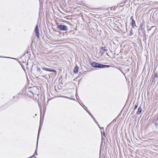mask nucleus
Instances as JSON below:
<instances>
[{
	"label": "nucleus",
	"mask_w": 158,
	"mask_h": 158,
	"mask_svg": "<svg viewBox=\"0 0 158 158\" xmlns=\"http://www.w3.org/2000/svg\"><path fill=\"white\" fill-rule=\"evenodd\" d=\"M101 64H102L95 62H92L91 63V65L95 68H101Z\"/></svg>",
	"instance_id": "2"
},
{
	"label": "nucleus",
	"mask_w": 158,
	"mask_h": 158,
	"mask_svg": "<svg viewBox=\"0 0 158 158\" xmlns=\"http://www.w3.org/2000/svg\"><path fill=\"white\" fill-rule=\"evenodd\" d=\"M31 87H29L27 90V93L31 92Z\"/></svg>",
	"instance_id": "16"
},
{
	"label": "nucleus",
	"mask_w": 158,
	"mask_h": 158,
	"mask_svg": "<svg viewBox=\"0 0 158 158\" xmlns=\"http://www.w3.org/2000/svg\"><path fill=\"white\" fill-rule=\"evenodd\" d=\"M103 47H101L100 48V49L99 50V52H100L101 53V55H102L104 54V52H102V51L103 50Z\"/></svg>",
	"instance_id": "12"
},
{
	"label": "nucleus",
	"mask_w": 158,
	"mask_h": 158,
	"mask_svg": "<svg viewBox=\"0 0 158 158\" xmlns=\"http://www.w3.org/2000/svg\"><path fill=\"white\" fill-rule=\"evenodd\" d=\"M157 80V79L156 78V76L154 78H153L152 80V82H155V81Z\"/></svg>",
	"instance_id": "17"
},
{
	"label": "nucleus",
	"mask_w": 158,
	"mask_h": 158,
	"mask_svg": "<svg viewBox=\"0 0 158 158\" xmlns=\"http://www.w3.org/2000/svg\"><path fill=\"white\" fill-rule=\"evenodd\" d=\"M41 130V126H40V125L39 128L38 136H37V146L38 145V139H39V134H40V131Z\"/></svg>",
	"instance_id": "8"
},
{
	"label": "nucleus",
	"mask_w": 158,
	"mask_h": 158,
	"mask_svg": "<svg viewBox=\"0 0 158 158\" xmlns=\"http://www.w3.org/2000/svg\"><path fill=\"white\" fill-rule=\"evenodd\" d=\"M27 94L28 96L31 97L35 95V94H33L32 92H27Z\"/></svg>",
	"instance_id": "9"
},
{
	"label": "nucleus",
	"mask_w": 158,
	"mask_h": 158,
	"mask_svg": "<svg viewBox=\"0 0 158 158\" xmlns=\"http://www.w3.org/2000/svg\"><path fill=\"white\" fill-rule=\"evenodd\" d=\"M31 92L33 94H36L38 90V88L35 86L31 87Z\"/></svg>",
	"instance_id": "4"
},
{
	"label": "nucleus",
	"mask_w": 158,
	"mask_h": 158,
	"mask_svg": "<svg viewBox=\"0 0 158 158\" xmlns=\"http://www.w3.org/2000/svg\"><path fill=\"white\" fill-rule=\"evenodd\" d=\"M89 113V114L92 117V118L94 119V120L95 122V123L98 124V126H99V125L98 124V123L97 122V121L95 120L94 118L92 117V114H90V113H89V112H88V111H87V110H86Z\"/></svg>",
	"instance_id": "15"
},
{
	"label": "nucleus",
	"mask_w": 158,
	"mask_h": 158,
	"mask_svg": "<svg viewBox=\"0 0 158 158\" xmlns=\"http://www.w3.org/2000/svg\"><path fill=\"white\" fill-rule=\"evenodd\" d=\"M104 48L103 49V50L102 51V52H104V53L105 52H106V51H107V49H105V47H104Z\"/></svg>",
	"instance_id": "18"
},
{
	"label": "nucleus",
	"mask_w": 158,
	"mask_h": 158,
	"mask_svg": "<svg viewBox=\"0 0 158 158\" xmlns=\"http://www.w3.org/2000/svg\"><path fill=\"white\" fill-rule=\"evenodd\" d=\"M78 67L77 66H76L74 68V69L73 70V71L74 73H77L78 71Z\"/></svg>",
	"instance_id": "7"
},
{
	"label": "nucleus",
	"mask_w": 158,
	"mask_h": 158,
	"mask_svg": "<svg viewBox=\"0 0 158 158\" xmlns=\"http://www.w3.org/2000/svg\"><path fill=\"white\" fill-rule=\"evenodd\" d=\"M42 69L43 70H45L47 71H49L50 72H56V70L53 69H47L45 67L42 68Z\"/></svg>",
	"instance_id": "5"
},
{
	"label": "nucleus",
	"mask_w": 158,
	"mask_h": 158,
	"mask_svg": "<svg viewBox=\"0 0 158 158\" xmlns=\"http://www.w3.org/2000/svg\"><path fill=\"white\" fill-rule=\"evenodd\" d=\"M57 28L60 30L66 31L68 30V27L67 26L62 24H57Z\"/></svg>",
	"instance_id": "1"
},
{
	"label": "nucleus",
	"mask_w": 158,
	"mask_h": 158,
	"mask_svg": "<svg viewBox=\"0 0 158 158\" xmlns=\"http://www.w3.org/2000/svg\"><path fill=\"white\" fill-rule=\"evenodd\" d=\"M101 133H102V140L103 139H104V138L103 137V136H104L105 137H106V135H105V133L104 131H103L102 132L101 131Z\"/></svg>",
	"instance_id": "14"
},
{
	"label": "nucleus",
	"mask_w": 158,
	"mask_h": 158,
	"mask_svg": "<svg viewBox=\"0 0 158 158\" xmlns=\"http://www.w3.org/2000/svg\"><path fill=\"white\" fill-rule=\"evenodd\" d=\"M33 156H33H33H31L30 157H29L28 158H31V157H32Z\"/></svg>",
	"instance_id": "23"
},
{
	"label": "nucleus",
	"mask_w": 158,
	"mask_h": 158,
	"mask_svg": "<svg viewBox=\"0 0 158 158\" xmlns=\"http://www.w3.org/2000/svg\"><path fill=\"white\" fill-rule=\"evenodd\" d=\"M35 35L37 36L38 38H39L40 37V33L39 32V29L38 24H37L35 26Z\"/></svg>",
	"instance_id": "3"
},
{
	"label": "nucleus",
	"mask_w": 158,
	"mask_h": 158,
	"mask_svg": "<svg viewBox=\"0 0 158 158\" xmlns=\"http://www.w3.org/2000/svg\"><path fill=\"white\" fill-rule=\"evenodd\" d=\"M153 27H151V28L150 29H148V31H149L150 30H151V29H152Z\"/></svg>",
	"instance_id": "21"
},
{
	"label": "nucleus",
	"mask_w": 158,
	"mask_h": 158,
	"mask_svg": "<svg viewBox=\"0 0 158 158\" xmlns=\"http://www.w3.org/2000/svg\"><path fill=\"white\" fill-rule=\"evenodd\" d=\"M110 66L109 65H103L102 64H101V68H109Z\"/></svg>",
	"instance_id": "13"
},
{
	"label": "nucleus",
	"mask_w": 158,
	"mask_h": 158,
	"mask_svg": "<svg viewBox=\"0 0 158 158\" xmlns=\"http://www.w3.org/2000/svg\"><path fill=\"white\" fill-rule=\"evenodd\" d=\"M138 107V105H136L135 106V107L134 109V110H135L136 109H137V108Z\"/></svg>",
	"instance_id": "19"
},
{
	"label": "nucleus",
	"mask_w": 158,
	"mask_h": 158,
	"mask_svg": "<svg viewBox=\"0 0 158 158\" xmlns=\"http://www.w3.org/2000/svg\"><path fill=\"white\" fill-rule=\"evenodd\" d=\"M37 146H38V145ZM37 146H36V150H35V153H34L35 154H36L37 155V151H36V149L37 148Z\"/></svg>",
	"instance_id": "20"
},
{
	"label": "nucleus",
	"mask_w": 158,
	"mask_h": 158,
	"mask_svg": "<svg viewBox=\"0 0 158 158\" xmlns=\"http://www.w3.org/2000/svg\"><path fill=\"white\" fill-rule=\"evenodd\" d=\"M3 57L2 56H0V57Z\"/></svg>",
	"instance_id": "24"
},
{
	"label": "nucleus",
	"mask_w": 158,
	"mask_h": 158,
	"mask_svg": "<svg viewBox=\"0 0 158 158\" xmlns=\"http://www.w3.org/2000/svg\"><path fill=\"white\" fill-rule=\"evenodd\" d=\"M142 109L141 106H140L138 109V111L137 112V114H140L142 111Z\"/></svg>",
	"instance_id": "11"
},
{
	"label": "nucleus",
	"mask_w": 158,
	"mask_h": 158,
	"mask_svg": "<svg viewBox=\"0 0 158 158\" xmlns=\"http://www.w3.org/2000/svg\"><path fill=\"white\" fill-rule=\"evenodd\" d=\"M87 109V108L85 107V109Z\"/></svg>",
	"instance_id": "26"
},
{
	"label": "nucleus",
	"mask_w": 158,
	"mask_h": 158,
	"mask_svg": "<svg viewBox=\"0 0 158 158\" xmlns=\"http://www.w3.org/2000/svg\"><path fill=\"white\" fill-rule=\"evenodd\" d=\"M106 55H108L107 53H106Z\"/></svg>",
	"instance_id": "25"
},
{
	"label": "nucleus",
	"mask_w": 158,
	"mask_h": 158,
	"mask_svg": "<svg viewBox=\"0 0 158 158\" xmlns=\"http://www.w3.org/2000/svg\"><path fill=\"white\" fill-rule=\"evenodd\" d=\"M37 72L38 74H41L42 73L43 71L40 68H37Z\"/></svg>",
	"instance_id": "10"
},
{
	"label": "nucleus",
	"mask_w": 158,
	"mask_h": 158,
	"mask_svg": "<svg viewBox=\"0 0 158 158\" xmlns=\"http://www.w3.org/2000/svg\"><path fill=\"white\" fill-rule=\"evenodd\" d=\"M156 76V79H157V75L156 74L155 75V77Z\"/></svg>",
	"instance_id": "22"
},
{
	"label": "nucleus",
	"mask_w": 158,
	"mask_h": 158,
	"mask_svg": "<svg viewBox=\"0 0 158 158\" xmlns=\"http://www.w3.org/2000/svg\"><path fill=\"white\" fill-rule=\"evenodd\" d=\"M131 19L132 20V22L131 23V26H132L133 27L135 26V20L133 19V16L131 17Z\"/></svg>",
	"instance_id": "6"
}]
</instances>
